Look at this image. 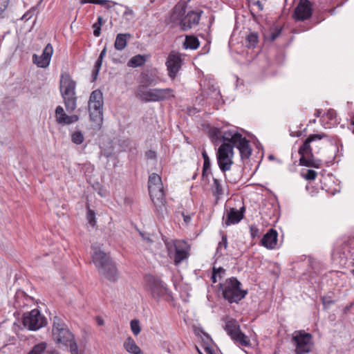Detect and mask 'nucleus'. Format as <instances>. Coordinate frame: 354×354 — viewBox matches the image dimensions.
Wrapping results in <instances>:
<instances>
[{"mask_svg":"<svg viewBox=\"0 0 354 354\" xmlns=\"http://www.w3.org/2000/svg\"><path fill=\"white\" fill-rule=\"evenodd\" d=\"M277 238L278 233L277 230L273 228H270L261 239L260 244L267 249H274L277 244Z\"/></svg>","mask_w":354,"mask_h":354,"instance_id":"18","label":"nucleus"},{"mask_svg":"<svg viewBox=\"0 0 354 354\" xmlns=\"http://www.w3.org/2000/svg\"><path fill=\"white\" fill-rule=\"evenodd\" d=\"M208 170L209 169H205V168H203V170H202V179L203 180H208V176H209V174L211 173V171L208 172Z\"/></svg>","mask_w":354,"mask_h":354,"instance_id":"57","label":"nucleus"},{"mask_svg":"<svg viewBox=\"0 0 354 354\" xmlns=\"http://www.w3.org/2000/svg\"><path fill=\"white\" fill-rule=\"evenodd\" d=\"M250 236H251L252 239H255L256 237H259V236H260L259 230L254 225H251L250 226Z\"/></svg>","mask_w":354,"mask_h":354,"instance_id":"48","label":"nucleus"},{"mask_svg":"<svg viewBox=\"0 0 354 354\" xmlns=\"http://www.w3.org/2000/svg\"><path fill=\"white\" fill-rule=\"evenodd\" d=\"M231 136L227 135V131H224L221 137L222 144L218 147L223 153H226L227 156L232 160L234 156V148L236 147L235 143L232 140H230Z\"/></svg>","mask_w":354,"mask_h":354,"instance_id":"19","label":"nucleus"},{"mask_svg":"<svg viewBox=\"0 0 354 354\" xmlns=\"http://www.w3.org/2000/svg\"><path fill=\"white\" fill-rule=\"evenodd\" d=\"M9 0H0V16L3 13L9 4Z\"/></svg>","mask_w":354,"mask_h":354,"instance_id":"50","label":"nucleus"},{"mask_svg":"<svg viewBox=\"0 0 354 354\" xmlns=\"http://www.w3.org/2000/svg\"><path fill=\"white\" fill-rule=\"evenodd\" d=\"M76 82L68 73H62L59 81V90L64 105L68 113H72L77 106L75 93Z\"/></svg>","mask_w":354,"mask_h":354,"instance_id":"5","label":"nucleus"},{"mask_svg":"<svg viewBox=\"0 0 354 354\" xmlns=\"http://www.w3.org/2000/svg\"><path fill=\"white\" fill-rule=\"evenodd\" d=\"M209 136L212 140V142H214L215 145H217L216 142L218 140L221 141L222 136H221V131L219 129L216 127H214L209 129Z\"/></svg>","mask_w":354,"mask_h":354,"instance_id":"38","label":"nucleus"},{"mask_svg":"<svg viewBox=\"0 0 354 354\" xmlns=\"http://www.w3.org/2000/svg\"><path fill=\"white\" fill-rule=\"evenodd\" d=\"M160 79L158 75V71L156 68H146L141 72L139 76L138 86L136 90L144 89L150 86H156Z\"/></svg>","mask_w":354,"mask_h":354,"instance_id":"11","label":"nucleus"},{"mask_svg":"<svg viewBox=\"0 0 354 354\" xmlns=\"http://www.w3.org/2000/svg\"><path fill=\"white\" fill-rule=\"evenodd\" d=\"M86 219L88 223L92 226L95 227L96 225L97 221L95 218V212L94 210L90 208L89 203L86 204Z\"/></svg>","mask_w":354,"mask_h":354,"instance_id":"35","label":"nucleus"},{"mask_svg":"<svg viewBox=\"0 0 354 354\" xmlns=\"http://www.w3.org/2000/svg\"><path fill=\"white\" fill-rule=\"evenodd\" d=\"M290 136L292 137H301L303 136V131L301 130H299L297 132L290 131Z\"/></svg>","mask_w":354,"mask_h":354,"instance_id":"58","label":"nucleus"},{"mask_svg":"<svg viewBox=\"0 0 354 354\" xmlns=\"http://www.w3.org/2000/svg\"><path fill=\"white\" fill-rule=\"evenodd\" d=\"M224 329L226 330L227 335L232 337L240 329V326L236 320L231 319L225 322Z\"/></svg>","mask_w":354,"mask_h":354,"instance_id":"31","label":"nucleus"},{"mask_svg":"<svg viewBox=\"0 0 354 354\" xmlns=\"http://www.w3.org/2000/svg\"><path fill=\"white\" fill-rule=\"evenodd\" d=\"M216 160L220 170L224 173L225 178L227 180L226 171L230 170L234 162L230 160L226 155V153H223L219 149L216 152Z\"/></svg>","mask_w":354,"mask_h":354,"instance_id":"20","label":"nucleus"},{"mask_svg":"<svg viewBox=\"0 0 354 354\" xmlns=\"http://www.w3.org/2000/svg\"><path fill=\"white\" fill-rule=\"evenodd\" d=\"M221 97L222 96L219 89L214 87L213 86H212V88H209V92L207 93V99L211 98L219 102Z\"/></svg>","mask_w":354,"mask_h":354,"instance_id":"39","label":"nucleus"},{"mask_svg":"<svg viewBox=\"0 0 354 354\" xmlns=\"http://www.w3.org/2000/svg\"><path fill=\"white\" fill-rule=\"evenodd\" d=\"M227 135L230 136V140H232L239 149L241 160L248 159L252 152V149L250 145V141L242 136L241 133L234 129L227 130Z\"/></svg>","mask_w":354,"mask_h":354,"instance_id":"10","label":"nucleus"},{"mask_svg":"<svg viewBox=\"0 0 354 354\" xmlns=\"http://www.w3.org/2000/svg\"><path fill=\"white\" fill-rule=\"evenodd\" d=\"M111 3L113 4V6L118 4L115 2H113L109 0H97L95 4L100 5L104 6L107 9H110L112 7V6L110 5Z\"/></svg>","mask_w":354,"mask_h":354,"instance_id":"47","label":"nucleus"},{"mask_svg":"<svg viewBox=\"0 0 354 354\" xmlns=\"http://www.w3.org/2000/svg\"><path fill=\"white\" fill-rule=\"evenodd\" d=\"M79 117L77 115H68V118H67V124H71L72 123H74L77 121H78Z\"/></svg>","mask_w":354,"mask_h":354,"instance_id":"54","label":"nucleus"},{"mask_svg":"<svg viewBox=\"0 0 354 354\" xmlns=\"http://www.w3.org/2000/svg\"><path fill=\"white\" fill-rule=\"evenodd\" d=\"M200 46L198 39L194 35H186L185 41L183 42V47L185 49L196 50Z\"/></svg>","mask_w":354,"mask_h":354,"instance_id":"26","label":"nucleus"},{"mask_svg":"<svg viewBox=\"0 0 354 354\" xmlns=\"http://www.w3.org/2000/svg\"><path fill=\"white\" fill-rule=\"evenodd\" d=\"M155 92L156 93L157 102L169 100L175 97L174 91L171 88H156Z\"/></svg>","mask_w":354,"mask_h":354,"instance_id":"23","label":"nucleus"},{"mask_svg":"<svg viewBox=\"0 0 354 354\" xmlns=\"http://www.w3.org/2000/svg\"><path fill=\"white\" fill-rule=\"evenodd\" d=\"M53 53L51 44H48L43 50L41 55L33 54L32 62L39 68H46L49 66Z\"/></svg>","mask_w":354,"mask_h":354,"instance_id":"17","label":"nucleus"},{"mask_svg":"<svg viewBox=\"0 0 354 354\" xmlns=\"http://www.w3.org/2000/svg\"><path fill=\"white\" fill-rule=\"evenodd\" d=\"M312 335L308 333L299 332L293 337V341L296 344L295 354H304L311 351L310 342Z\"/></svg>","mask_w":354,"mask_h":354,"instance_id":"15","label":"nucleus"},{"mask_svg":"<svg viewBox=\"0 0 354 354\" xmlns=\"http://www.w3.org/2000/svg\"><path fill=\"white\" fill-rule=\"evenodd\" d=\"M149 194L154 205V212L158 219L164 218V214L167 213L166 207L165 193L163 187H150Z\"/></svg>","mask_w":354,"mask_h":354,"instance_id":"9","label":"nucleus"},{"mask_svg":"<svg viewBox=\"0 0 354 354\" xmlns=\"http://www.w3.org/2000/svg\"><path fill=\"white\" fill-rule=\"evenodd\" d=\"M212 270L214 272H217V277L219 279L223 278L224 277V275L225 274V272H226L225 270L223 267L216 268L214 266L212 268Z\"/></svg>","mask_w":354,"mask_h":354,"instance_id":"49","label":"nucleus"},{"mask_svg":"<svg viewBox=\"0 0 354 354\" xmlns=\"http://www.w3.org/2000/svg\"><path fill=\"white\" fill-rule=\"evenodd\" d=\"M163 187L161 177L156 173H152L149 176L148 180V189L150 190V187Z\"/></svg>","mask_w":354,"mask_h":354,"instance_id":"30","label":"nucleus"},{"mask_svg":"<svg viewBox=\"0 0 354 354\" xmlns=\"http://www.w3.org/2000/svg\"><path fill=\"white\" fill-rule=\"evenodd\" d=\"M350 124L354 127V114H352L349 118Z\"/></svg>","mask_w":354,"mask_h":354,"instance_id":"64","label":"nucleus"},{"mask_svg":"<svg viewBox=\"0 0 354 354\" xmlns=\"http://www.w3.org/2000/svg\"><path fill=\"white\" fill-rule=\"evenodd\" d=\"M326 116H327L328 120H333L337 117V113L333 109H329L327 111Z\"/></svg>","mask_w":354,"mask_h":354,"instance_id":"53","label":"nucleus"},{"mask_svg":"<svg viewBox=\"0 0 354 354\" xmlns=\"http://www.w3.org/2000/svg\"><path fill=\"white\" fill-rule=\"evenodd\" d=\"M321 301L324 308H329L337 302L338 297L330 291L321 297Z\"/></svg>","mask_w":354,"mask_h":354,"instance_id":"25","label":"nucleus"},{"mask_svg":"<svg viewBox=\"0 0 354 354\" xmlns=\"http://www.w3.org/2000/svg\"><path fill=\"white\" fill-rule=\"evenodd\" d=\"M218 286L223 299L230 304H238L248 295V290L241 289V283L234 277L227 279Z\"/></svg>","mask_w":354,"mask_h":354,"instance_id":"6","label":"nucleus"},{"mask_svg":"<svg viewBox=\"0 0 354 354\" xmlns=\"http://www.w3.org/2000/svg\"><path fill=\"white\" fill-rule=\"evenodd\" d=\"M259 42V35L256 32H250L245 37V46L255 48Z\"/></svg>","mask_w":354,"mask_h":354,"instance_id":"33","label":"nucleus"},{"mask_svg":"<svg viewBox=\"0 0 354 354\" xmlns=\"http://www.w3.org/2000/svg\"><path fill=\"white\" fill-rule=\"evenodd\" d=\"M221 241L218 243V246L216 248V254L218 255L219 257L223 256L222 252H221V248H224L225 249L227 247V234H225L223 232H221Z\"/></svg>","mask_w":354,"mask_h":354,"instance_id":"37","label":"nucleus"},{"mask_svg":"<svg viewBox=\"0 0 354 354\" xmlns=\"http://www.w3.org/2000/svg\"><path fill=\"white\" fill-rule=\"evenodd\" d=\"M252 4L257 6L258 7L259 11H263V6L260 1H253Z\"/></svg>","mask_w":354,"mask_h":354,"instance_id":"59","label":"nucleus"},{"mask_svg":"<svg viewBox=\"0 0 354 354\" xmlns=\"http://www.w3.org/2000/svg\"><path fill=\"white\" fill-rule=\"evenodd\" d=\"M156 88H145L144 89L136 90L135 95L136 98L144 102H157Z\"/></svg>","mask_w":354,"mask_h":354,"instance_id":"21","label":"nucleus"},{"mask_svg":"<svg viewBox=\"0 0 354 354\" xmlns=\"http://www.w3.org/2000/svg\"><path fill=\"white\" fill-rule=\"evenodd\" d=\"M55 118L58 124H67V118H68V115L65 113L62 106H58L56 107Z\"/></svg>","mask_w":354,"mask_h":354,"instance_id":"32","label":"nucleus"},{"mask_svg":"<svg viewBox=\"0 0 354 354\" xmlns=\"http://www.w3.org/2000/svg\"><path fill=\"white\" fill-rule=\"evenodd\" d=\"M84 140V135L80 131H76L71 134V141L74 144L81 145Z\"/></svg>","mask_w":354,"mask_h":354,"instance_id":"41","label":"nucleus"},{"mask_svg":"<svg viewBox=\"0 0 354 354\" xmlns=\"http://www.w3.org/2000/svg\"><path fill=\"white\" fill-rule=\"evenodd\" d=\"M124 349L129 353L132 354L140 347L136 344V342L131 337H129L124 342Z\"/></svg>","mask_w":354,"mask_h":354,"instance_id":"34","label":"nucleus"},{"mask_svg":"<svg viewBox=\"0 0 354 354\" xmlns=\"http://www.w3.org/2000/svg\"><path fill=\"white\" fill-rule=\"evenodd\" d=\"M183 217V221L184 222L186 223V224H188L190 221H191V217L189 215H186L184 212H182L181 213Z\"/></svg>","mask_w":354,"mask_h":354,"instance_id":"60","label":"nucleus"},{"mask_svg":"<svg viewBox=\"0 0 354 354\" xmlns=\"http://www.w3.org/2000/svg\"><path fill=\"white\" fill-rule=\"evenodd\" d=\"M52 333L53 339L57 344L68 347L71 354H80L74 335L57 316L54 317Z\"/></svg>","mask_w":354,"mask_h":354,"instance_id":"4","label":"nucleus"},{"mask_svg":"<svg viewBox=\"0 0 354 354\" xmlns=\"http://www.w3.org/2000/svg\"><path fill=\"white\" fill-rule=\"evenodd\" d=\"M93 35L95 37H99L101 34V26L96 23L93 25Z\"/></svg>","mask_w":354,"mask_h":354,"instance_id":"52","label":"nucleus"},{"mask_svg":"<svg viewBox=\"0 0 354 354\" xmlns=\"http://www.w3.org/2000/svg\"><path fill=\"white\" fill-rule=\"evenodd\" d=\"M131 37L130 33H119L117 35L114 47L118 50H122L127 44V39Z\"/></svg>","mask_w":354,"mask_h":354,"instance_id":"24","label":"nucleus"},{"mask_svg":"<svg viewBox=\"0 0 354 354\" xmlns=\"http://www.w3.org/2000/svg\"><path fill=\"white\" fill-rule=\"evenodd\" d=\"M95 320H96L97 324L98 326L104 325V320L102 317L97 316V317H96Z\"/></svg>","mask_w":354,"mask_h":354,"instance_id":"62","label":"nucleus"},{"mask_svg":"<svg viewBox=\"0 0 354 354\" xmlns=\"http://www.w3.org/2000/svg\"><path fill=\"white\" fill-rule=\"evenodd\" d=\"M14 308L16 310H21L25 308H30L31 310H38L39 306H38V302L33 297L26 295L24 292H21L16 295Z\"/></svg>","mask_w":354,"mask_h":354,"instance_id":"16","label":"nucleus"},{"mask_svg":"<svg viewBox=\"0 0 354 354\" xmlns=\"http://www.w3.org/2000/svg\"><path fill=\"white\" fill-rule=\"evenodd\" d=\"M40 4H39V3L32 7L29 10H28L21 17V19L22 20H25V21H28L29 20L30 18L32 17V16L35 14V12H37V10H38V8Z\"/></svg>","mask_w":354,"mask_h":354,"instance_id":"43","label":"nucleus"},{"mask_svg":"<svg viewBox=\"0 0 354 354\" xmlns=\"http://www.w3.org/2000/svg\"><path fill=\"white\" fill-rule=\"evenodd\" d=\"M217 272H214L212 270V276H211V281L213 283H215L217 282Z\"/></svg>","mask_w":354,"mask_h":354,"instance_id":"61","label":"nucleus"},{"mask_svg":"<svg viewBox=\"0 0 354 354\" xmlns=\"http://www.w3.org/2000/svg\"><path fill=\"white\" fill-rule=\"evenodd\" d=\"M92 261L100 275L111 282L114 283L118 280V270L109 254L96 248L92 255Z\"/></svg>","mask_w":354,"mask_h":354,"instance_id":"2","label":"nucleus"},{"mask_svg":"<svg viewBox=\"0 0 354 354\" xmlns=\"http://www.w3.org/2000/svg\"><path fill=\"white\" fill-rule=\"evenodd\" d=\"M102 60L101 57H98L97 59L96 60L95 63V65H94V68H97V69H100L101 68V66H102Z\"/></svg>","mask_w":354,"mask_h":354,"instance_id":"56","label":"nucleus"},{"mask_svg":"<svg viewBox=\"0 0 354 354\" xmlns=\"http://www.w3.org/2000/svg\"><path fill=\"white\" fill-rule=\"evenodd\" d=\"M147 286L151 295L157 301L160 300L165 301L171 304V307L175 308L173 304V297L169 292L165 284L158 278L153 276H149L147 279Z\"/></svg>","mask_w":354,"mask_h":354,"instance_id":"8","label":"nucleus"},{"mask_svg":"<svg viewBox=\"0 0 354 354\" xmlns=\"http://www.w3.org/2000/svg\"><path fill=\"white\" fill-rule=\"evenodd\" d=\"M213 185L214 187L212 189V194L214 196H216L217 198H218L223 194V190L220 181L216 178H213Z\"/></svg>","mask_w":354,"mask_h":354,"instance_id":"36","label":"nucleus"},{"mask_svg":"<svg viewBox=\"0 0 354 354\" xmlns=\"http://www.w3.org/2000/svg\"><path fill=\"white\" fill-rule=\"evenodd\" d=\"M46 348V343L40 342L35 344L28 354H42Z\"/></svg>","mask_w":354,"mask_h":354,"instance_id":"40","label":"nucleus"},{"mask_svg":"<svg viewBox=\"0 0 354 354\" xmlns=\"http://www.w3.org/2000/svg\"><path fill=\"white\" fill-rule=\"evenodd\" d=\"M313 3L309 0H300L295 7L293 18L296 21H304L313 15Z\"/></svg>","mask_w":354,"mask_h":354,"instance_id":"14","label":"nucleus"},{"mask_svg":"<svg viewBox=\"0 0 354 354\" xmlns=\"http://www.w3.org/2000/svg\"><path fill=\"white\" fill-rule=\"evenodd\" d=\"M103 94L100 89L91 92L88 100L89 118L93 123V127L100 130L103 123Z\"/></svg>","mask_w":354,"mask_h":354,"instance_id":"7","label":"nucleus"},{"mask_svg":"<svg viewBox=\"0 0 354 354\" xmlns=\"http://www.w3.org/2000/svg\"><path fill=\"white\" fill-rule=\"evenodd\" d=\"M131 329L135 335H138L140 333V327L138 319H132L130 322Z\"/></svg>","mask_w":354,"mask_h":354,"instance_id":"45","label":"nucleus"},{"mask_svg":"<svg viewBox=\"0 0 354 354\" xmlns=\"http://www.w3.org/2000/svg\"><path fill=\"white\" fill-rule=\"evenodd\" d=\"M202 156L203 158V168H205V169H210L211 167V162L210 159L206 152L205 150H203L202 151Z\"/></svg>","mask_w":354,"mask_h":354,"instance_id":"46","label":"nucleus"},{"mask_svg":"<svg viewBox=\"0 0 354 354\" xmlns=\"http://www.w3.org/2000/svg\"><path fill=\"white\" fill-rule=\"evenodd\" d=\"M328 138V136L324 133L310 134L303 142L298 150L300 156L299 165L307 167H314L316 169L322 166V161L315 159L311 143L323 138Z\"/></svg>","mask_w":354,"mask_h":354,"instance_id":"3","label":"nucleus"},{"mask_svg":"<svg viewBox=\"0 0 354 354\" xmlns=\"http://www.w3.org/2000/svg\"><path fill=\"white\" fill-rule=\"evenodd\" d=\"M187 2L179 1L172 8L170 21L180 26L182 31L190 30L193 26L198 25L203 11L201 10H189L186 13Z\"/></svg>","mask_w":354,"mask_h":354,"instance_id":"1","label":"nucleus"},{"mask_svg":"<svg viewBox=\"0 0 354 354\" xmlns=\"http://www.w3.org/2000/svg\"><path fill=\"white\" fill-rule=\"evenodd\" d=\"M226 214L223 216V220L225 221V224L227 226L236 224L243 219L242 214H239L238 209L234 207H230L229 209H226Z\"/></svg>","mask_w":354,"mask_h":354,"instance_id":"22","label":"nucleus"},{"mask_svg":"<svg viewBox=\"0 0 354 354\" xmlns=\"http://www.w3.org/2000/svg\"><path fill=\"white\" fill-rule=\"evenodd\" d=\"M301 175L307 180H313L316 178L317 174L313 169H306V173L302 171Z\"/></svg>","mask_w":354,"mask_h":354,"instance_id":"44","label":"nucleus"},{"mask_svg":"<svg viewBox=\"0 0 354 354\" xmlns=\"http://www.w3.org/2000/svg\"><path fill=\"white\" fill-rule=\"evenodd\" d=\"M100 71V69H97V68L93 69L92 80H91L92 82H95L97 80Z\"/></svg>","mask_w":354,"mask_h":354,"instance_id":"55","label":"nucleus"},{"mask_svg":"<svg viewBox=\"0 0 354 354\" xmlns=\"http://www.w3.org/2000/svg\"><path fill=\"white\" fill-rule=\"evenodd\" d=\"M165 65L169 77L174 80L183 65L181 54L175 51H171L168 55Z\"/></svg>","mask_w":354,"mask_h":354,"instance_id":"13","label":"nucleus"},{"mask_svg":"<svg viewBox=\"0 0 354 354\" xmlns=\"http://www.w3.org/2000/svg\"><path fill=\"white\" fill-rule=\"evenodd\" d=\"M96 1L97 0H80V3L82 4H85V3H93V4H95L96 3Z\"/></svg>","mask_w":354,"mask_h":354,"instance_id":"63","label":"nucleus"},{"mask_svg":"<svg viewBox=\"0 0 354 354\" xmlns=\"http://www.w3.org/2000/svg\"><path fill=\"white\" fill-rule=\"evenodd\" d=\"M230 337L235 343H238L241 346H250V340L248 337L243 333L241 332V329H239L236 333H234Z\"/></svg>","mask_w":354,"mask_h":354,"instance_id":"27","label":"nucleus"},{"mask_svg":"<svg viewBox=\"0 0 354 354\" xmlns=\"http://www.w3.org/2000/svg\"><path fill=\"white\" fill-rule=\"evenodd\" d=\"M175 255H174V263L178 265L183 260L186 259L189 257L187 250L180 248L179 246L175 245Z\"/></svg>","mask_w":354,"mask_h":354,"instance_id":"28","label":"nucleus"},{"mask_svg":"<svg viewBox=\"0 0 354 354\" xmlns=\"http://www.w3.org/2000/svg\"><path fill=\"white\" fill-rule=\"evenodd\" d=\"M282 27L274 26L270 28V41H274L281 33Z\"/></svg>","mask_w":354,"mask_h":354,"instance_id":"42","label":"nucleus"},{"mask_svg":"<svg viewBox=\"0 0 354 354\" xmlns=\"http://www.w3.org/2000/svg\"><path fill=\"white\" fill-rule=\"evenodd\" d=\"M41 311H28L24 313L23 324L28 330H36L46 324V319L41 316Z\"/></svg>","mask_w":354,"mask_h":354,"instance_id":"12","label":"nucleus"},{"mask_svg":"<svg viewBox=\"0 0 354 354\" xmlns=\"http://www.w3.org/2000/svg\"><path fill=\"white\" fill-rule=\"evenodd\" d=\"M145 157L147 159L151 160H156L157 159V154L156 152L153 150H148L145 152Z\"/></svg>","mask_w":354,"mask_h":354,"instance_id":"51","label":"nucleus"},{"mask_svg":"<svg viewBox=\"0 0 354 354\" xmlns=\"http://www.w3.org/2000/svg\"><path fill=\"white\" fill-rule=\"evenodd\" d=\"M145 55H137L132 57L128 62L127 65L129 67L137 68L139 66H142L145 64L146 62Z\"/></svg>","mask_w":354,"mask_h":354,"instance_id":"29","label":"nucleus"}]
</instances>
